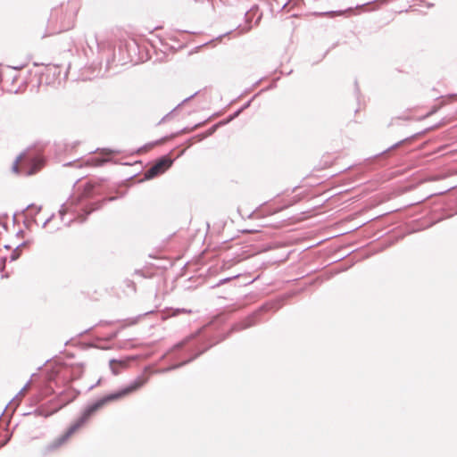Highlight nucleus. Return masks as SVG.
Wrapping results in <instances>:
<instances>
[{
  "mask_svg": "<svg viewBox=\"0 0 457 457\" xmlns=\"http://www.w3.org/2000/svg\"><path fill=\"white\" fill-rule=\"evenodd\" d=\"M147 376H139L125 388L116 393L110 394L103 397L102 399L98 400L95 403L91 404L90 406H88L83 411L81 416L78 420H76L62 435H61L60 436H58L57 438H55L54 440H53L51 443L45 446V453H50L52 452H54L61 448L62 445H64L71 439V437L89 420L91 416L98 410L103 408L106 403L119 400L137 391L142 386H144L147 383Z\"/></svg>",
  "mask_w": 457,
  "mask_h": 457,
  "instance_id": "f257e3e1",
  "label": "nucleus"
},
{
  "mask_svg": "<svg viewBox=\"0 0 457 457\" xmlns=\"http://www.w3.org/2000/svg\"><path fill=\"white\" fill-rule=\"evenodd\" d=\"M25 66L26 64H21L19 66H6L0 69V84L3 90L11 94H17L21 91V87L18 85L19 71Z\"/></svg>",
  "mask_w": 457,
  "mask_h": 457,
  "instance_id": "f03ea898",
  "label": "nucleus"
},
{
  "mask_svg": "<svg viewBox=\"0 0 457 457\" xmlns=\"http://www.w3.org/2000/svg\"><path fill=\"white\" fill-rule=\"evenodd\" d=\"M42 166L41 160H32L27 155L22 154L18 157L13 164L12 170L16 173H22L25 175H31L36 173Z\"/></svg>",
  "mask_w": 457,
  "mask_h": 457,
  "instance_id": "7ed1b4c3",
  "label": "nucleus"
},
{
  "mask_svg": "<svg viewBox=\"0 0 457 457\" xmlns=\"http://www.w3.org/2000/svg\"><path fill=\"white\" fill-rule=\"evenodd\" d=\"M172 164V160L169 157H162L158 160L150 169L145 173L146 179H151L158 175L164 173Z\"/></svg>",
  "mask_w": 457,
  "mask_h": 457,
  "instance_id": "20e7f679",
  "label": "nucleus"
},
{
  "mask_svg": "<svg viewBox=\"0 0 457 457\" xmlns=\"http://www.w3.org/2000/svg\"><path fill=\"white\" fill-rule=\"evenodd\" d=\"M96 187V184H95V183H91V182L86 183L83 187L80 198L92 197Z\"/></svg>",
  "mask_w": 457,
  "mask_h": 457,
  "instance_id": "39448f33",
  "label": "nucleus"
},
{
  "mask_svg": "<svg viewBox=\"0 0 457 457\" xmlns=\"http://www.w3.org/2000/svg\"><path fill=\"white\" fill-rule=\"evenodd\" d=\"M110 366H111V369L112 370V372L117 375L119 373V370L118 368L120 367V368H125L128 366V361H116V360H112L110 361Z\"/></svg>",
  "mask_w": 457,
  "mask_h": 457,
  "instance_id": "423d86ee",
  "label": "nucleus"
},
{
  "mask_svg": "<svg viewBox=\"0 0 457 457\" xmlns=\"http://www.w3.org/2000/svg\"><path fill=\"white\" fill-rule=\"evenodd\" d=\"M108 161H109V159H106V158L93 157L87 161V164L90 165V166L98 167V166L104 165Z\"/></svg>",
  "mask_w": 457,
  "mask_h": 457,
  "instance_id": "0eeeda50",
  "label": "nucleus"
},
{
  "mask_svg": "<svg viewBox=\"0 0 457 457\" xmlns=\"http://www.w3.org/2000/svg\"><path fill=\"white\" fill-rule=\"evenodd\" d=\"M449 121H445V122H443L442 124L438 125L437 127H440L442 125H445L446 123H448Z\"/></svg>",
  "mask_w": 457,
  "mask_h": 457,
  "instance_id": "6e6552de",
  "label": "nucleus"
}]
</instances>
